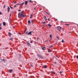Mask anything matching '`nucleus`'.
I'll return each mask as SVG.
<instances>
[{
  "label": "nucleus",
  "instance_id": "nucleus-1",
  "mask_svg": "<svg viewBox=\"0 0 78 78\" xmlns=\"http://www.w3.org/2000/svg\"><path fill=\"white\" fill-rule=\"evenodd\" d=\"M21 16L23 17H25V15H23V13H22L21 14L18 16V17H20Z\"/></svg>",
  "mask_w": 78,
  "mask_h": 78
},
{
  "label": "nucleus",
  "instance_id": "nucleus-2",
  "mask_svg": "<svg viewBox=\"0 0 78 78\" xmlns=\"http://www.w3.org/2000/svg\"><path fill=\"white\" fill-rule=\"evenodd\" d=\"M37 56L39 57V58H41V59H43L44 58L42 55H41L39 54H37Z\"/></svg>",
  "mask_w": 78,
  "mask_h": 78
},
{
  "label": "nucleus",
  "instance_id": "nucleus-3",
  "mask_svg": "<svg viewBox=\"0 0 78 78\" xmlns=\"http://www.w3.org/2000/svg\"><path fill=\"white\" fill-rule=\"evenodd\" d=\"M62 27H58L57 29L59 31H60V30H61V29Z\"/></svg>",
  "mask_w": 78,
  "mask_h": 78
},
{
  "label": "nucleus",
  "instance_id": "nucleus-4",
  "mask_svg": "<svg viewBox=\"0 0 78 78\" xmlns=\"http://www.w3.org/2000/svg\"><path fill=\"white\" fill-rule=\"evenodd\" d=\"M1 60H2V61H3L4 62H5V61H6V60H5V59H1Z\"/></svg>",
  "mask_w": 78,
  "mask_h": 78
},
{
  "label": "nucleus",
  "instance_id": "nucleus-5",
  "mask_svg": "<svg viewBox=\"0 0 78 78\" xmlns=\"http://www.w3.org/2000/svg\"><path fill=\"white\" fill-rule=\"evenodd\" d=\"M32 33V31L30 32L28 34H28V35H31Z\"/></svg>",
  "mask_w": 78,
  "mask_h": 78
},
{
  "label": "nucleus",
  "instance_id": "nucleus-6",
  "mask_svg": "<svg viewBox=\"0 0 78 78\" xmlns=\"http://www.w3.org/2000/svg\"><path fill=\"white\" fill-rule=\"evenodd\" d=\"M7 10H8L7 12H9V10H10V8L8 6V7Z\"/></svg>",
  "mask_w": 78,
  "mask_h": 78
},
{
  "label": "nucleus",
  "instance_id": "nucleus-7",
  "mask_svg": "<svg viewBox=\"0 0 78 78\" xmlns=\"http://www.w3.org/2000/svg\"><path fill=\"white\" fill-rule=\"evenodd\" d=\"M12 71H13V70H12V69H9V73H12Z\"/></svg>",
  "mask_w": 78,
  "mask_h": 78
},
{
  "label": "nucleus",
  "instance_id": "nucleus-8",
  "mask_svg": "<svg viewBox=\"0 0 78 78\" xmlns=\"http://www.w3.org/2000/svg\"><path fill=\"white\" fill-rule=\"evenodd\" d=\"M3 24L4 26H6V23L5 22H3Z\"/></svg>",
  "mask_w": 78,
  "mask_h": 78
},
{
  "label": "nucleus",
  "instance_id": "nucleus-9",
  "mask_svg": "<svg viewBox=\"0 0 78 78\" xmlns=\"http://www.w3.org/2000/svg\"><path fill=\"white\" fill-rule=\"evenodd\" d=\"M41 48L43 50H45V48H45V47H43L42 48Z\"/></svg>",
  "mask_w": 78,
  "mask_h": 78
},
{
  "label": "nucleus",
  "instance_id": "nucleus-10",
  "mask_svg": "<svg viewBox=\"0 0 78 78\" xmlns=\"http://www.w3.org/2000/svg\"><path fill=\"white\" fill-rule=\"evenodd\" d=\"M28 3V1H25V5H27V4Z\"/></svg>",
  "mask_w": 78,
  "mask_h": 78
},
{
  "label": "nucleus",
  "instance_id": "nucleus-11",
  "mask_svg": "<svg viewBox=\"0 0 78 78\" xmlns=\"http://www.w3.org/2000/svg\"><path fill=\"white\" fill-rule=\"evenodd\" d=\"M27 45H28V46H30V43L28 42L27 43Z\"/></svg>",
  "mask_w": 78,
  "mask_h": 78
},
{
  "label": "nucleus",
  "instance_id": "nucleus-12",
  "mask_svg": "<svg viewBox=\"0 0 78 78\" xmlns=\"http://www.w3.org/2000/svg\"><path fill=\"white\" fill-rule=\"evenodd\" d=\"M51 73L52 74H55V72H53V71H52V72H51Z\"/></svg>",
  "mask_w": 78,
  "mask_h": 78
},
{
  "label": "nucleus",
  "instance_id": "nucleus-13",
  "mask_svg": "<svg viewBox=\"0 0 78 78\" xmlns=\"http://www.w3.org/2000/svg\"><path fill=\"white\" fill-rule=\"evenodd\" d=\"M30 23H31V22H30V21L29 20L28 21V23H29V24H30Z\"/></svg>",
  "mask_w": 78,
  "mask_h": 78
},
{
  "label": "nucleus",
  "instance_id": "nucleus-14",
  "mask_svg": "<svg viewBox=\"0 0 78 78\" xmlns=\"http://www.w3.org/2000/svg\"><path fill=\"white\" fill-rule=\"evenodd\" d=\"M44 19L45 20H47V17L45 16H44Z\"/></svg>",
  "mask_w": 78,
  "mask_h": 78
},
{
  "label": "nucleus",
  "instance_id": "nucleus-15",
  "mask_svg": "<svg viewBox=\"0 0 78 78\" xmlns=\"http://www.w3.org/2000/svg\"><path fill=\"white\" fill-rule=\"evenodd\" d=\"M9 35H10V36H11V35H12L11 33H10V32L9 33Z\"/></svg>",
  "mask_w": 78,
  "mask_h": 78
},
{
  "label": "nucleus",
  "instance_id": "nucleus-16",
  "mask_svg": "<svg viewBox=\"0 0 78 78\" xmlns=\"http://www.w3.org/2000/svg\"><path fill=\"white\" fill-rule=\"evenodd\" d=\"M48 52H49V53H50V52H51V50L49 49L48 50Z\"/></svg>",
  "mask_w": 78,
  "mask_h": 78
},
{
  "label": "nucleus",
  "instance_id": "nucleus-17",
  "mask_svg": "<svg viewBox=\"0 0 78 78\" xmlns=\"http://www.w3.org/2000/svg\"><path fill=\"white\" fill-rule=\"evenodd\" d=\"M62 42L63 43H64V41L63 39H62Z\"/></svg>",
  "mask_w": 78,
  "mask_h": 78
},
{
  "label": "nucleus",
  "instance_id": "nucleus-18",
  "mask_svg": "<svg viewBox=\"0 0 78 78\" xmlns=\"http://www.w3.org/2000/svg\"><path fill=\"white\" fill-rule=\"evenodd\" d=\"M13 2L14 4H16V3H17V2H15L14 1H13Z\"/></svg>",
  "mask_w": 78,
  "mask_h": 78
},
{
  "label": "nucleus",
  "instance_id": "nucleus-19",
  "mask_svg": "<svg viewBox=\"0 0 78 78\" xmlns=\"http://www.w3.org/2000/svg\"><path fill=\"white\" fill-rule=\"evenodd\" d=\"M44 69L47 68V66L46 65L44 66Z\"/></svg>",
  "mask_w": 78,
  "mask_h": 78
},
{
  "label": "nucleus",
  "instance_id": "nucleus-20",
  "mask_svg": "<svg viewBox=\"0 0 78 78\" xmlns=\"http://www.w3.org/2000/svg\"><path fill=\"white\" fill-rule=\"evenodd\" d=\"M29 2H30L31 3H32V2H33V1H31V0H30V1H29Z\"/></svg>",
  "mask_w": 78,
  "mask_h": 78
},
{
  "label": "nucleus",
  "instance_id": "nucleus-21",
  "mask_svg": "<svg viewBox=\"0 0 78 78\" xmlns=\"http://www.w3.org/2000/svg\"><path fill=\"white\" fill-rule=\"evenodd\" d=\"M42 23L43 24H45V22L44 21V22H42Z\"/></svg>",
  "mask_w": 78,
  "mask_h": 78
},
{
  "label": "nucleus",
  "instance_id": "nucleus-22",
  "mask_svg": "<svg viewBox=\"0 0 78 78\" xmlns=\"http://www.w3.org/2000/svg\"><path fill=\"white\" fill-rule=\"evenodd\" d=\"M48 26H49V27H51V25H50V24H48Z\"/></svg>",
  "mask_w": 78,
  "mask_h": 78
},
{
  "label": "nucleus",
  "instance_id": "nucleus-23",
  "mask_svg": "<svg viewBox=\"0 0 78 78\" xmlns=\"http://www.w3.org/2000/svg\"><path fill=\"white\" fill-rule=\"evenodd\" d=\"M53 45H51V46L49 47V48H51V47H53Z\"/></svg>",
  "mask_w": 78,
  "mask_h": 78
},
{
  "label": "nucleus",
  "instance_id": "nucleus-24",
  "mask_svg": "<svg viewBox=\"0 0 78 78\" xmlns=\"http://www.w3.org/2000/svg\"><path fill=\"white\" fill-rule=\"evenodd\" d=\"M24 4V2H23L21 4V5H23Z\"/></svg>",
  "mask_w": 78,
  "mask_h": 78
},
{
  "label": "nucleus",
  "instance_id": "nucleus-25",
  "mask_svg": "<svg viewBox=\"0 0 78 78\" xmlns=\"http://www.w3.org/2000/svg\"><path fill=\"white\" fill-rule=\"evenodd\" d=\"M50 37H51V35H50Z\"/></svg>",
  "mask_w": 78,
  "mask_h": 78
},
{
  "label": "nucleus",
  "instance_id": "nucleus-26",
  "mask_svg": "<svg viewBox=\"0 0 78 78\" xmlns=\"http://www.w3.org/2000/svg\"><path fill=\"white\" fill-rule=\"evenodd\" d=\"M76 58H77V59H78V55H77L76 56Z\"/></svg>",
  "mask_w": 78,
  "mask_h": 78
},
{
  "label": "nucleus",
  "instance_id": "nucleus-27",
  "mask_svg": "<svg viewBox=\"0 0 78 78\" xmlns=\"http://www.w3.org/2000/svg\"><path fill=\"white\" fill-rule=\"evenodd\" d=\"M1 14H2V13L1 12H0V15H1Z\"/></svg>",
  "mask_w": 78,
  "mask_h": 78
},
{
  "label": "nucleus",
  "instance_id": "nucleus-28",
  "mask_svg": "<svg viewBox=\"0 0 78 78\" xmlns=\"http://www.w3.org/2000/svg\"><path fill=\"white\" fill-rule=\"evenodd\" d=\"M20 5V4H19V3H18V4H16V5Z\"/></svg>",
  "mask_w": 78,
  "mask_h": 78
},
{
  "label": "nucleus",
  "instance_id": "nucleus-29",
  "mask_svg": "<svg viewBox=\"0 0 78 78\" xmlns=\"http://www.w3.org/2000/svg\"><path fill=\"white\" fill-rule=\"evenodd\" d=\"M66 25H68V26H69V24H66Z\"/></svg>",
  "mask_w": 78,
  "mask_h": 78
},
{
  "label": "nucleus",
  "instance_id": "nucleus-30",
  "mask_svg": "<svg viewBox=\"0 0 78 78\" xmlns=\"http://www.w3.org/2000/svg\"><path fill=\"white\" fill-rule=\"evenodd\" d=\"M48 21H50V19H49V18H48Z\"/></svg>",
  "mask_w": 78,
  "mask_h": 78
},
{
  "label": "nucleus",
  "instance_id": "nucleus-31",
  "mask_svg": "<svg viewBox=\"0 0 78 78\" xmlns=\"http://www.w3.org/2000/svg\"><path fill=\"white\" fill-rule=\"evenodd\" d=\"M10 8H11V9H12V7H11V6H10Z\"/></svg>",
  "mask_w": 78,
  "mask_h": 78
},
{
  "label": "nucleus",
  "instance_id": "nucleus-32",
  "mask_svg": "<svg viewBox=\"0 0 78 78\" xmlns=\"http://www.w3.org/2000/svg\"><path fill=\"white\" fill-rule=\"evenodd\" d=\"M54 63L55 64H56V62H54Z\"/></svg>",
  "mask_w": 78,
  "mask_h": 78
},
{
  "label": "nucleus",
  "instance_id": "nucleus-33",
  "mask_svg": "<svg viewBox=\"0 0 78 78\" xmlns=\"http://www.w3.org/2000/svg\"><path fill=\"white\" fill-rule=\"evenodd\" d=\"M16 6H17V5H16H16H15L14 6V7H16Z\"/></svg>",
  "mask_w": 78,
  "mask_h": 78
},
{
  "label": "nucleus",
  "instance_id": "nucleus-34",
  "mask_svg": "<svg viewBox=\"0 0 78 78\" xmlns=\"http://www.w3.org/2000/svg\"><path fill=\"white\" fill-rule=\"evenodd\" d=\"M28 32L27 31V32L26 33V34H28Z\"/></svg>",
  "mask_w": 78,
  "mask_h": 78
},
{
  "label": "nucleus",
  "instance_id": "nucleus-35",
  "mask_svg": "<svg viewBox=\"0 0 78 78\" xmlns=\"http://www.w3.org/2000/svg\"><path fill=\"white\" fill-rule=\"evenodd\" d=\"M2 27H1L0 26V30H2Z\"/></svg>",
  "mask_w": 78,
  "mask_h": 78
},
{
  "label": "nucleus",
  "instance_id": "nucleus-36",
  "mask_svg": "<svg viewBox=\"0 0 78 78\" xmlns=\"http://www.w3.org/2000/svg\"><path fill=\"white\" fill-rule=\"evenodd\" d=\"M33 16V15H32V14H31L30 15V16L31 17Z\"/></svg>",
  "mask_w": 78,
  "mask_h": 78
},
{
  "label": "nucleus",
  "instance_id": "nucleus-37",
  "mask_svg": "<svg viewBox=\"0 0 78 78\" xmlns=\"http://www.w3.org/2000/svg\"><path fill=\"white\" fill-rule=\"evenodd\" d=\"M18 11L20 12V11H21V10H18Z\"/></svg>",
  "mask_w": 78,
  "mask_h": 78
},
{
  "label": "nucleus",
  "instance_id": "nucleus-38",
  "mask_svg": "<svg viewBox=\"0 0 78 78\" xmlns=\"http://www.w3.org/2000/svg\"><path fill=\"white\" fill-rule=\"evenodd\" d=\"M57 37L58 39H59V37Z\"/></svg>",
  "mask_w": 78,
  "mask_h": 78
},
{
  "label": "nucleus",
  "instance_id": "nucleus-39",
  "mask_svg": "<svg viewBox=\"0 0 78 78\" xmlns=\"http://www.w3.org/2000/svg\"><path fill=\"white\" fill-rule=\"evenodd\" d=\"M62 73V72H59V73H60V74Z\"/></svg>",
  "mask_w": 78,
  "mask_h": 78
},
{
  "label": "nucleus",
  "instance_id": "nucleus-40",
  "mask_svg": "<svg viewBox=\"0 0 78 78\" xmlns=\"http://www.w3.org/2000/svg\"><path fill=\"white\" fill-rule=\"evenodd\" d=\"M31 22L32 23H33V21L32 20H31Z\"/></svg>",
  "mask_w": 78,
  "mask_h": 78
},
{
  "label": "nucleus",
  "instance_id": "nucleus-41",
  "mask_svg": "<svg viewBox=\"0 0 78 78\" xmlns=\"http://www.w3.org/2000/svg\"><path fill=\"white\" fill-rule=\"evenodd\" d=\"M30 42V43H33V42H32V41H31Z\"/></svg>",
  "mask_w": 78,
  "mask_h": 78
},
{
  "label": "nucleus",
  "instance_id": "nucleus-42",
  "mask_svg": "<svg viewBox=\"0 0 78 78\" xmlns=\"http://www.w3.org/2000/svg\"><path fill=\"white\" fill-rule=\"evenodd\" d=\"M4 8H5V5L4 6Z\"/></svg>",
  "mask_w": 78,
  "mask_h": 78
},
{
  "label": "nucleus",
  "instance_id": "nucleus-43",
  "mask_svg": "<svg viewBox=\"0 0 78 78\" xmlns=\"http://www.w3.org/2000/svg\"><path fill=\"white\" fill-rule=\"evenodd\" d=\"M0 26H2V23H1L0 24Z\"/></svg>",
  "mask_w": 78,
  "mask_h": 78
},
{
  "label": "nucleus",
  "instance_id": "nucleus-44",
  "mask_svg": "<svg viewBox=\"0 0 78 78\" xmlns=\"http://www.w3.org/2000/svg\"><path fill=\"white\" fill-rule=\"evenodd\" d=\"M37 39L38 40L39 39V37L37 38Z\"/></svg>",
  "mask_w": 78,
  "mask_h": 78
},
{
  "label": "nucleus",
  "instance_id": "nucleus-45",
  "mask_svg": "<svg viewBox=\"0 0 78 78\" xmlns=\"http://www.w3.org/2000/svg\"><path fill=\"white\" fill-rule=\"evenodd\" d=\"M24 12V11H23V12H22V13H23Z\"/></svg>",
  "mask_w": 78,
  "mask_h": 78
},
{
  "label": "nucleus",
  "instance_id": "nucleus-46",
  "mask_svg": "<svg viewBox=\"0 0 78 78\" xmlns=\"http://www.w3.org/2000/svg\"><path fill=\"white\" fill-rule=\"evenodd\" d=\"M19 34H20V33H19Z\"/></svg>",
  "mask_w": 78,
  "mask_h": 78
},
{
  "label": "nucleus",
  "instance_id": "nucleus-47",
  "mask_svg": "<svg viewBox=\"0 0 78 78\" xmlns=\"http://www.w3.org/2000/svg\"><path fill=\"white\" fill-rule=\"evenodd\" d=\"M55 56H56V57H58V56L57 55H56Z\"/></svg>",
  "mask_w": 78,
  "mask_h": 78
},
{
  "label": "nucleus",
  "instance_id": "nucleus-48",
  "mask_svg": "<svg viewBox=\"0 0 78 78\" xmlns=\"http://www.w3.org/2000/svg\"><path fill=\"white\" fill-rule=\"evenodd\" d=\"M10 40H12V38L10 39Z\"/></svg>",
  "mask_w": 78,
  "mask_h": 78
},
{
  "label": "nucleus",
  "instance_id": "nucleus-49",
  "mask_svg": "<svg viewBox=\"0 0 78 78\" xmlns=\"http://www.w3.org/2000/svg\"><path fill=\"white\" fill-rule=\"evenodd\" d=\"M60 22H63L62 21H61Z\"/></svg>",
  "mask_w": 78,
  "mask_h": 78
},
{
  "label": "nucleus",
  "instance_id": "nucleus-50",
  "mask_svg": "<svg viewBox=\"0 0 78 78\" xmlns=\"http://www.w3.org/2000/svg\"><path fill=\"white\" fill-rule=\"evenodd\" d=\"M44 28V27H43L42 28V29H43V28Z\"/></svg>",
  "mask_w": 78,
  "mask_h": 78
},
{
  "label": "nucleus",
  "instance_id": "nucleus-51",
  "mask_svg": "<svg viewBox=\"0 0 78 78\" xmlns=\"http://www.w3.org/2000/svg\"><path fill=\"white\" fill-rule=\"evenodd\" d=\"M62 30H64V28H62Z\"/></svg>",
  "mask_w": 78,
  "mask_h": 78
},
{
  "label": "nucleus",
  "instance_id": "nucleus-52",
  "mask_svg": "<svg viewBox=\"0 0 78 78\" xmlns=\"http://www.w3.org/2000/svg\"><path fill=\"white\" fill-rule=\"evenodd\" d=\"M30 19H31V17H30Z\"/></svg>",
  "mask_w": 78,
  "mask_h": 78
},
{
  "label": "nucleus",
  "instance_id": "nucleus-53",
  "mask_svg": "<svg viewBox=\"0 0 78 78\" xmlns=\"http://www.w3.org/2000/svg\"><path fill=\"white\" fill-rule=\"evenodd\" d=\"M34 9L35 10V9H36V8H34Z\"/></svg>",
  "mask_w": 78,
  "mask_h": 78
},
{
  "label": "nucleus",
  "instance_id": "nucleus-54",
  "mask_svg": "<svg viewBox=\"0 0 78 78\" xmlns=\"http://www.w3.org/2000/svg\"><path fill=\"white\" fill-rule=\"evenodd\" d=\"M46 12V13H47H47H47V12Z\"/></svg>",
  "mask_w": 78,
  "mask_h": 78
},
{
  "label": "nucleus",
  "instance_id": "nucleus-55",
  "mask_svg": "<svg viewBox=\"0 0 78 78\" xmlns=\"http://www.w3.org/2000/svg\"><path fill=\"white\" fill-rule=\"evenodd\" d=\"M11 14H10V16H11Z\"/></svg>",
  "mask_w": 78,
  "mask_h": 78
},
{
  "label": "nucleus",
  "instance_id": "nucleus-56",
  "mask_svg": "<svg viewBox=\"0 0 78 78\" xmlns=\"http://www.w3.org/2000/svg\"><path fill=\"white\" fill-rule=\"evenodd\" d=\"M51 40H50L49 41V42H50V41Z\"/></svg>",
  "mask_w": 78,
  "mask_h": 78
},
{
  "label": "nucleus",
  "instance_id": "nucleus-57",
  "mask_svg": "<svg viewBox=\"0 0 78 78\" xmlns=\"http://www.w3.org/2000/svg\"><path fill=\"white\" fill-rule=\"evenodd\" d=\"M49 15V14L48 13H47Z\"/></svg>",
  "mask_w": 78,
  "mask_h": 78
},
{
  "label": "nucleus",
  "instance_id": "nucleus-58",
  "mask_svg": "<svg viewBox=\"0 0 78 78\" xmlns=\"http://www.w3.org/2000/svg\"><path fill=\"white\" fill-rule=\"evenodd\" d=\"M31 66H32V67L33 66V65H31Z\"/></svg>",
  "mask_w": 78,
  "mask_h": 78
},
{
  "label": "nucleus",
  "instance_id": "nucleus-59",
  "mask_svg": "<svg viewBox=\"0 0 78 78\" xmlns=\"http://www.w3.org/2000/svg\"><path fill=\"white\" fill-rule=\"evenodd\" d=\"M46 42H47V41H46Z\"/></svg>",
  "mask_w": 78,
  "mask_h": 78
},
{
  "label": "nucleus",
  "instance_id": "nucleus-60",
  "mask_svg": "<svg viewBox=\"0 0 78 78\" xmlns=\"http://www.w3.org/2000/svg\"><path fill=\"white\" fill-rule=\"evenodd\" d=\"M57 44V43H55V44Z\"/></svg>",
  "mask_w": 78,
  "mask_h": 78
},
{
  "label": "nucleus",
  "instance_id": "nucleus-61",
  "mask_svg": "<svg viewBox=\"0 0 78 78\" xmlns=\"http://www.w3.org/2000/svg\"><path fill=\"white\" fill-rule=\"evenodd\" d=\"M77 26H78V24H77Z\"/></svg>",
  "mask_w": 78,
  "mask_h": 78
}]
</instances>
